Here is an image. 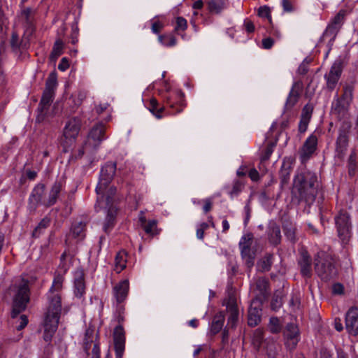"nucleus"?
<instances>
[{"instance_id":"f257e3e1","label":"nucleus","mask_w":358,"mask_h":358,"mask_svg":"<svg viewBox=\"0 0 358 358\" xmlns=\"http://www.w3.org/2000/svg\"><path fill=\"white\" fill-rule=\"evenodd\" d=\"M66 252H64L61 256V263L59 266V269L55 273L52 285L48 293L50 304L45 317L43 334V339L48 343L51 341L58 327L62 308L59 292L62 289L64 280V275L70 268L69 264L66 261Z\"/></svg>"},{"instance_id":"f03ea898","label":"nucleus","mask_w":358,"mask_h":358,"mask_svg":"<svg viewBox=\"0 0 358 358\" xmlns=\"http://www.w3.org/2000/svg\"><path fill=\"white\" fill-rule=\"evenodd\" d=\"M293 192L297 193L301 200L307 203L315 201L317 192V178L314 173L304 171L296 176Z\"/></svg>"},{"instance_id":"7ed1b4c3","label":"nucleus","mask_w":358,"mask_h":358,"mask_svg":"<svg viewBox=\"0 0 358 358\" xmlns=\"http://www.w3.org/2000/svg\"><path fill=\"white\" fill-rule=\"evenodd\" d=\"M8 293L12 297L11 317L15 318L26 309L29 302V281L24 278L19 279L10 287Z\"/></svg>"},{"instance_id":"20e7f679","label":"nucleus","mask_w":358,"mask_h":358,"mask_svg":"<svg viewBox=\"0 0 358 358\" xmlns=\"http://www.w3.org/2000/svg\"><path fill=\"white\" fill-rule=\"evenodd\" d=\"M116 171V164L107 162L101 169L100 177L96 188L98 194V201L101 198L106 197L108 194L113 197L116 192V188L113 186L108 187Z\"/></svg>"},{"instance_id":"39448f33","label":"nucleus","mask_w":358,"mask_h":358,"mask_svg":"<svg viewBox=\"0 0 358 358\" xmlns=\"http://www.w3.org/2000/svg\"><path fill=\"white\" fill-rule=\"evenodd\" d=\"M315 270L324 280H328L337 274L332 258L324 252L317 253L315 259Z\"/></svg>"},{"instance_id":"423d86ee","label":"nucleus","mask_w":358,"mask_h":358,"mask_svg":"<svg viewBox=\"0 0 358 358\" xmlns=\"http://www.w3.org/2000/svg\"><path fill=\"white\" fill-rule=\"evenodd\" d=\"M105 125L102 123L95 124L90 130L87 140L83 148L79 150L78 157H81L85 152H92L96 149L105 138Z\"/></svg>"},{"instance_id":"0eeeda50","label":"nucleus","mask_w":358,"mask_h":358,"mask_svg":"<svg viewBox=\"0 0 358 358\" xmlns=\"http://www.w3.org/2000/svg\"><path fill=\"white\" fill-rule=\"evenodd\" d=\"M57 85V75L55 73H51L46 80L45 88L38 106V110L41 114L45 113L51 105Z\"/></svg>"},{"instance_id":"6e6552de","label":"nucleus","mask_w":358,"mask_h":358,"mask_svg":"<svg viewBox=\"0 0 358 358\" xmlns=\"http://www.w3.org/2000/svg\"><path fill=\"white\" fill-rule=\"evenodd\" d=\"M338 236L343 243H347L351 236V224L349 215L346 212H340L335 217Z\"/></svg>"},{"instance_id":"1a4fd4ad","label":"nucleus","mask_w":358,"mask_h":358,"mask_svg":"<svg viewBox=\"0 0 358 358\" xmlns=\"http://www.w3.org/2000/svg\"><path fill=\"white\" fill-rule=\"evenodd\" d=\"M113 197H110L109 194L103 199L101 197L99 201L97 200L101 207L107 208V215L103 226V229L106 233L109 232L115 224L117 209L113 206Z\"/></svg>"},{"instance_id":"9d476101","label":"nucleus","mask_w":358,"mask_h":358,"mask_svg":"<svg viewBox=\"0 0 358 358\" xmlns=\"http://www.w3.org/2000/svg\"><path fill=\"white\" fill-rule=\"evenodd\" d=\"M252 240V234H247L242 236L239 242L242 258L248 268H251L254 265L255 253L251 249Z\"/></svg>"},{"instance_id":"9b49d317","label":"nucleus","mask_w":358,"mask_h":358,"mask_svg":"<svg viewBox=\"0 0 358 358\" xmlns=\"http://www.w3.org/2000/svg\"><path fill=\"white\" fill-rule=\"evenodd\" d=\"M250 290L255 296L253 300L263 302L269 294L268 280L265 278L255 279L251 285Z\"/></svg>"},{"instance_id":"f8f14e48","label":"nucleus","mask_w":358,"mask_h":358,"mask_svg":"<svg viewBox=\"0 0 358 358\" xmlns=\"http://www.w3.org/2000/svg\"><path fill=\"white\" fill-rule=\"evenodd\" d=\"M343 127H345V128L339 129L338 136L336 140L335 155V157L341 160L343 159L345 155L348 145V132L351 126L349 123L346 122Z\"/></svg>"},{"instance_id":"ddd939ff","label":"nucleus","mask_w":358,"mask_h":358,"mask_svg":"<svg viewBox=\"0 0 358 358\" xmlns=\"http://www.w3.org/2000/svg\"><path fill=\"white\" fill-rule=\"evenodd\" d=\"M97 338L98 336L94 335L93 329H88L86 330L83 341L84 350L88 354L90 348L93 345L91 358H100V348L99 343L96 342Z\"/></svg>"},{"instance_id":"4468645a","label":"nucleus","mask_w":358,"mask_h":358,"mask_svg":"<svg viewBox=\"0 0 358 358\" xmlns=\"http://www.w3.org/2000/svg\"><path fill=\"white\" fill-rule=\"evenodd\" d=\"M345 329L352 336L358 335V308L351 307L345 314Z\"/></svg>"},{"instance_id":"2eb2a0df","label":"nucleus","mask_w":358,"mask_h":358,"mask_svg":"<svg viewBox=\"0 0 358 358\" xmlns=\"http://www.w3.org/2000/svg\"><path fill=\"white\" fill-rule=\"evenodd\" d=\"M284 335L287 347L290 350L295 348L300 340L298 327L293 323L288 324L284 331Z\"/></svg>"},{"instance_id":"dca6fc26","label":"nucleus","mask_w":358,"mask_h":358,"mask_svg":"<svg viewBox=\"0 0 358 358\" xmlns=\"http://www.w3.org/2000/svg\"><path fill=\"white\" fill-rule=\"evenodd\" d=\"M317 145V136L313 134L304 142L300 151V158L302 162H306L314 153Z\"/></svg>"},{"instance_id":"f3484780","label":"nucleus","mask_w":358,"mask_h":358,"mask_svg":"<svg viewBox=\"0 0 358 358\" xmlns=\"http://www.w3.org/2000/svg\"><path fill=\"white\" fill-rule=\"evenodd\" d=\"M303 87V85L301 81H296L293 83L285 104L286 110H291L298 102Z\"/></svg>"},{"instance_id":"a211bd4d","label":"nucleus","mask_w":358,"mask_h":358,"mask_svg":"<svg viewBox=\"0 0 358 358\" xmlns=\"http://www.w3.org/2000/svg\"><path fill=\"white\" fill-rule=\"evenodd\" d=\"M345 12L344 10H340L335 17L332 19L331 22L327 27L326 31L324 34V37L330 36L331 38H334L337 32L341 27L345 17Z\"/></svg>"},{"instance_id":"6ab92c4d","label":"nucleus","mask_w":358,"mask_h":358,"mask_svg":"<svg viewBox=\"0 0 358 358\" xmlns=\"http://www.w3.org/2000/svg\"><path fill=\"white\" fill-rule=\"evenodd\" d=\"M45 194V186L43 184L36 185L32 189L29 198V208L34 210L39 204H43V197Z\"/></svg>"},{"instance_id":"aec40b11","label":"nucleus","mask_w":358,"mask_h":358,"mask_svg":"<svg viewBox=\"0 0 358 358\" xmlns=\"http://www.w3.org/2000/svg\"><path fill=\"white\" fill-rule=\"evenodd\" d=\"M35 10L31 8H26L21 12L20 20L24 27L25 33L28 35L32 34L34 30Z\"/></svg>"},{"instance_id":"412c9836","label":"nucleus","mask_w":358,"mask_h":358,"mask_svg":"<svg viewBox=\"0 0 358 358\" xmlns=\"http://www.w3.org/2000/svg\"><path fill=\"white\" fill-rule=\"evenodd\" d=\"M80 128V120L79 118L74 117L69 120L64 129V136L66 139L72 141L78 135Z\"/></svg>"},{"instance_id":"4be33fe9","label":"nucleus","mask_w":358,"mask_h":358,"mask_svg":"<svg viewBox=\"0 0 358 358\" xmlns=\"http://www.w3.org/2000/svg\"><path fill=\"white\" fill-rule=\"evenodd\" d=\"M342 72L341 66L339 63H334L329 72L325 75L327 80V87L329 90H333L338 83Z\"/></svg>"},{"instance_id":"5701e85b","label":"nucleus","mask_w":358,"mask_h":358,"mask_svg":"<svg viewBox=\"0 0 358 358\" xmlns=\"http://www.w3.org/2000/svg\"><path fill=\"white\" fill-rule=\"evenodd\" d=\"M262 302L252 300L248 310V324L255 327L258 324L261 320V308Z\"/></svg>"},{"instance_id":"b1692460","label":"nucleus","mask_w":358,"mask_h":358,"mask_svg":"<svg viewBox=\"0 0 358 358\" xmlns=\"http://www.w3.org/2000/svg\"><path fill=\"white\" fill-rule=\"evenodd\" d=\"M227 309L229 313L226 328H234L238 321V310L234 298L230 297L227 303Z\"/></svg>"},{"instance_id":"393cba45","label":"nucleus","mask_w":358,"mask_h":358,"mask_svg":"<svg viewBox=\"0 0 358 358\" xmlns=\"http://www.w3.org/2000/svg\"><path fill=\"white\" fill-rule=\"evenodd\" d=\"M299 264L301 274L307 278L310 277L312 273L311 258L307 251L302 250L299 259Z\"/></svg>"},{"instance_id":"a878e982","label":"nucleus","mask_w":358,"mask_h":358,"mask_svg":"<svg viewBox=\"0 0 358 358\" xmlns=\"http://www.w3.org/2000/svg\"><path fill=\"white\" fill-rule=\"evenodd\" d=\"M129 283L124 280L116 285L113 288V294L118 303L122 302L127 297L129 292Z\"/></svg>"},{"instance_id":"bb28decb","label":"nucleus","mask_w":358,"mask_h":358,"mask_svg":"<svg viewBox=\"0 0 358 358\" xmlns=\"http://www.w3.org/2000/svg\"><path fill=\"white\" fill-rule=\"evenodd\" d=\"M62 189V185L60 182H55L50 191L48 198L43 200V205L49 207L53 206L57 200L59 193Z\"/></svg>"},{"instance_id":"cd10ccee","label":"nucleus","mask_w":358,"mask_h":358,"mask_svg":"<svg viewBox=\"0 0 358 358\" xmlns=\"http://www.w3.org/2000/svg\"><path fill=\"white\" fill-rule=\"evenodd\" d=\"M74 288L75 295L78 298L82 297L85 292L84 274L82 271H78L75 273Z\"/></svg>"},{"instance_id":"c85d7f7f","label":"nucleus","mask_w":358,"mask_h":358,"mask_svg":"<svg viewBox=\"0 0 358 358\" xmlns=\"http://www.w3.org/2000/svg\"><path fill=\"white\" fill-rule=\"evenodd\" d=\"M85 224L82 222L74 223L71 227L70 233L67 236L66 242L68 241V239L71 236H72L74 238H78L79 240L83 239V238L85 236Z\"/></svg>"},{"instance_id":"c756f323","label":"nucleus","mask_w":358,"mask_h":358,"mask_svg":"<svg viewBox=\"0 0 358 358\" xmlns=\"http://www.w3.org/2000/svg\"><path fill=\"white\" fill-rule=\"evenodd\" d=\"M346 103L341 99H334L331 109L334 113L338 115L339 118L345 117L347 115L348 106Z\"/></svg>"},{"instance_id":"7c9ffc66","label":"nucleus","mask_w":358,"mask_h":358,"mask_svg":"<svg viewBox=\"0 0 358 358\" xmlns=\"http://www.w3.org/2000/svg\"><path fill=\"white\" fill-rule=\"evenodd\" d=\"M268 237L270 242L272 244L278 245L280 243L281 240L280 229V227L275 223H272L270 224L268 229Z\"/></svg>"},{"instance_id":"2f4dec72","label":"nucleus","mask_w":358,"mask_h":358,"mask_svg":"<svg viewBox=\"0 0 358 358\" xmlns=\"http://www.w3.org/2000/svg\"><path fill=\"white\" fill-rule=\"evenodd\" d=\"M224 322V315L222 313H219L215 315L211 327L210 331L213 334H217L222 328Z\"/></svg>"},{"instance_id":"473e14b6","label":"nucleus","mask_w":358,"mask_h":358,"mask_svg":"<svg viewBox=\"0 0 358 358\" xmlns=\"http://www.w3.org/2000/svg\"><path fill=\"white\" fill-rule=\"evenodd\" d=\"M149 110L157 118H162V113L164 110L163 106H159L157 100L155 98L150 99L148 106Z\"/></svg>"},{"instance_id":"72a5a7b5","label":"nucleus","mask_w":358,"mask_h":358,"mask_svg":"<svg viewBox=\"0 0 358 358\" xmlns=\"http://www.w3.org/2000/svg\"><path fill=\"white\" fill-rule=\"evenodd\" d=\"M127 253L125 251H120L116 255L115 259V271L120 273L125 267L127 263Z\"/></svg>"},{"instance_id":"f704fd0d","label":"nucleus","mask_w":358,"mask_h":358,"mask_svg":"<svg viewBox=\"0 0 358 358\" xmlns=\"http://www.w3.org/2000/svg\"><path fill=\"white\" fill-rule=\"evenodd\" d=\"M358 153L355 150H352L350 152V157L348 161V174L350 177L355 175L357 172V158Z\"/></svg>"},{"instance_id":"c9c22d12","label":"nucleus","mask_w":358,"mask_h":358,"mask_svg":"<svg viewBox=\"0 0 358 358\" xmlns=\"http://www.w3.org/2000/svg\"><path fill=\"white\" fill-rule=\"evenodd\" d=\"M273 255L268 254L257 262V269L262 272L267 271L272 264Z\"/></svg>"},{"instance_id":"e433bc0d","label":"nucleus","mask_w":358,"mask_h":358,"mask_svg":"<svg viewBox=\"0 0 358 358\" xmlns=\"http://www.w3.org/2000/svg\"><path fill=\"white\" fill-rule=\"evenodd\" d=\"M208 7L211 13H218L224 8V0H209Z\"/></svg>"},{"instance_id":"4c0bfd02","label":"nucleus","mask_w":358,"mask_h":358,"mask_svg":"<svg viewBox=\"0 0 358 358\" xmlns=\"http://www.w3.org/2000/svg\"><path fill=\"white\" fill-rule=\"evenodd\" d=\"M283 231L285 236L290 241H295L296 240V228L292 223H287L283 225Z\"/></svg>"},{"instance_id":"58836bf2","label":"nucleus","mask_w":358,"mask_h":358,"mask_svg":"<svg viewBox=\"0 0 358 358\" xmlns=\"http://www.w3.org/2000/svg\"><path fill=\"white\" fill-rule=\"evenodd\" d=\"M50 219L47 217H44L33 231V236L35 238L38 237L43 230L50 225Z\"/></svg>"},{"instance_id":"ea45409f","label":"nucleus","mask_w":358,"mask_h":358,"mask_svg":"<svg viewBox=\"0 0 358 358\" xmlns=\"http://www.w3.org/2000/svg\"><path fill=\"white\" fill-rule=\"evenodd\" d=\"M64 44L61 40H57L54 44L52 52L50 54V59L52 61H55L59 56L62 54Z\"/></svg>"},{"instance_id":"a19ab883","label":"nucleus","mask_w":358,"mask_h":358,"mask_svg":"<svg viewBox=\"0 0 358 358\" xmlns=\"http://www.w3.org/2000/svg\"><path fill=\"white\" fill-rule=\"evenodd\" d=\"M282 305V295L279 291L276 292L272 298L271 307L272 310L277 311Z\"/></svg>"},{"instance_id":"79ce46f5","label":"nucleus","mask_w":358,"mask_h":358,"mask_svg":"<svg viewBox=\"0 0 358 358\" xmlns=\"http://www.w3.org/2000/svg\"><path fill=\"white\" fill-rule=\"evenodd\" d=\"M142 227L147 234H150L152 236L158 234L157 228V221L155 220H149L148 222H145L142 226Z\"/></svg>"},{"instance_id":"37998d69","label":"nucleus","mask_w":358,"mask_h":358,"mask_svg":"<svg viewBox=\"0 0 358 358\" xmlns=\"http://www.w3.org/2000/svg\"><path fill=\"white\" fill-rule=\"evenodd\" d=\"M268 329L273 334L279 333L281 331L282 325L278 317H272L270 318Z\"/></svg>"},{"instance_id":"c03bdc74","label":"nucleus","mask_w":358,"mask_h":358,"mask_svg":"<svg viewBox=\"0 0 358 358\" xmlns=\"http://www.w3.org/2000/svg\"><path fill=\"white\" fill-rule=\"evenodd\" d=\"M13 319L15 320L14 322L16 324L15 328L18 331L24 329L28 324V318L25 315H21L19 317L17 316Z\"/></svg>"},{"instance_id":"a18cd8bd","label":"nucleus","mask_w":358,"mask_h":358,"mask_svg":"<svg viewBox=\"0 0 358 358\" xmlns=\"http://www.w3.org/2000/svg\"><path fill=\"white\" fill-rule=\"evenodd\" d=\"M114 342L125 341L124 329L121 325L117 326L113 332Z\"/></svg>"},{"instance_id":"49530a36","label":"nucleus","mask_w":358,"mask_h":358,"mask_svg":"<svg viewBox=\"0 0 358 358\" xmlns=\"http://www.w3.org/2000/svg\"><path fill=\"white\" fill-rule=\"evenodd\" d=\"M258 15L261 17H265L271 22V8L267 6H263L259 7L258 10Z\"/></svg>"},{"instance_id":"de8ad7c7","label":"nucleus","mask_w":358,"mask_h":358,"mask_svg":"<svg viewBox=\"0 0 358 358\" xmlns=\"http://www.w3.org/2000/svg\"><path fill=\"white\" fill-rule=\"evenodd\" d=\"M275 145H276V142H271L267 145V146L264 152V154L262 157V160L266 161L269 159L270 156L271 155V154L273 152V149H274Z\"/></svg>"},{"instance_id":"09e8293b","label":"nucleus","mask_w":358,"mask_h":358,"mask_svg":"<svg viewBox=\"0 0 358 358\" xmlns=\"http://www.w3.org/2000/svg\"><path fill=\"white\" fill-rule=\"evenodd\" d=\"M115 355L117 358H122L125 347V341L114 342Z\"/></svg>"},{"instance_id":"8fccbe9b","label":"nucleus","mask_w":358,"mask_h":358,"mask_svg":"<svg viewBox=\"0 0 358 358\" xmlns=\"http://www.w3.org/2000/svg\"><path fill=\"white\" fill-rule=\"evenodd\" d=\"M352 99V89L350 86L344 88V93L341 99L344 101L347 105H349Z\"/></svg>"},{"instance_id":"3c124183","label":"nucleus","mask_w":358,"mask_h":358,"mask_svg":"<svg viewBox=\"0 0 358 358\" xmlns=\"http://www.w3.org/2000/svg\"><path fill=\"white\" fill-rule=\"evenodd\" d=\"M241 189L242 184L238 181L234 182L231 190L229 192L230 197L233 199L234 197L236 196L241 192Z\"/></svg>"},{"instance_id":"603ef678","label":"nucleus","mask_w":358,"mask_h":358,"mask_svg":"<svg viewBox=\"0 0 358 358\" xmlns=\"http://www.w3.org/2000/svg\"><path fill=\"white\" fill-rule=\"evenodd\" d=\"M313 110V107L310 104H306L302 110L301 117L310 120L312 116Z\"/></svg>"},{"instance_id":"864d4df0","label":"nucleus","mask_w":358,"mask_h":358,"mask_svg":"<svg viewBox=\"0 0 358 358\" xmlns=\"http://www.w3.org/2000/svg\"><path fill=\"white\" fill-rule=\"evenodd\" d=\"M177 96L178 97L179 100L177 102V104L178 105V108H176V113H180L184 107L185 106V104L184 103V99H183V97H184V94L179 91L177 92Z\"/></svg>"},{"instance_id":"5fc2aeb1","label":"nucleus","mask_w":358,"mask_h":358,"mask_svg":"<svg viewBox=\"0 0 358 358\" xmlns=\"http://www.w3.org/2000/svg\"><path fill=\"white\" fill-rule=\"evenodd\" d=\"M187 26V20L185 18H183L182 17H178L176 19V30H179V29L185 30V29H186Z\"/></svg>"},{"instance_id":"6e6d98bb","label":"nucleus","mask_w":358,"mask_h":358,"mask_svg":"<svg viewBox=\"0 0 358 358\" xmlns=\"http://www.w3.org/2000/svg\"><path fill=\"white\" fill-rule=\"evenodd\" d=\"M332 293L336 295H343L344 294V287L341 283H335L332 286Z\"/></svg>"},{"instance_id":"4d7b16f0","label":"nucleus","mask_w":358,"mask_h":358,"mask_svg":"<svg viewBox=\"0 0 358 358\" xmlns=\"http://www.w3.org/2000/svg\"><path fill=\"white\" fill-rule=\"evenodd\" d=\"M87 96V92L85 90H79L77 94V100L75 101L76 106L81 104L83 100L86 99Z\"/></svg>"},{"instance_id":"13d9d810","label":"nucleus","mask_w":358,"mask_h":358,"mask_svg":"<svg viewBox=\"0 0 358 358\" xmlns=\"http://www.w3.org/2000/svg\"><path fill=\"white\" fill-rule=\"evenodd\" d=\"M290 173L289 170L284 169L281 171L280 173V181L282 185H285L288 182L289 180Z\"/></svg>"},{"instance_id":"bf43d9fd","label":"nucleus","mask_w":358,"mask_h":358,"mask_svg":"<svg viewBox=\"0 0 358 358\" xmlns=\"http://www.w3.org/2000/svg\"><path fill=\"white\" fill-rule=\"evenodd\" d=\"M10 45H11L12 48L14 49H17V48H20V46L19 36L15 33H13L12 34V38L10 40Z\"/></svg>"},{"instance_id":"052dcab7","label":"nucleus","mask_w":358,"mask_h":358,"mask_svg":"<svg viewBox=\"0 0 358 358\" xmlns=\"http://www.w3.org/2000/svg\"><path fill=\"white\" fill-rule=\"evenodd\" d=\"M308 71V62L304 60L299 66L297 72L301 75H305Z\"/></svg>"},{"instance_id":"680f3d73","label":"nucleus","mask_w":358,"mask_h":358,"mask_svg":"<svg viewBox=\"0 0 358 358\" xmlns=\"http://www.w3.org/2000/svg\"><path fill=\"white\" fill-rule=\"evenodd\" d=\"M69 67V60L66 57H63L58 65V69L61 71H65Z\"/></svg>"},{"instance_id":"e2e57ef3","label":"nucleus","mask_w":358,"mask_h":358,"mask_svg":"<svg viewBox=\"0 0 358 358\" xmlns=\"http://www.w3.org/2000/svg\"><path fill=\"white\" fill-rule=\"evenodd\" d=\"M163 28V24L159 21L152 22L151 29L155 34H158Z\"/></svg>"},{"instance_id":"0e129e2a","label":"nucleus","mask_w":358,"mask_h":358,"mask_svg":"<svg viewBox=\"0 0 358 358\" xmlns=\"http://www.w3.org/2000/svg\"><path fill=\"white\" fill-rule=\"evenodd\" d=\"M309 122L310 120L301 117V120L299 124V130L300 132H305L306 131Z\"/></svg>"},{"instance_id":"69168bd1","label":"nucleus","mask_w":358,"mask_h":358,"mask_svg":"<svg viewBox=\"0 0 358 358\" xmlns=\"http://www.w3.org/2000/svg\"><path fill=\"white\" fill-rule=\"evenodd\" d=\"M274 43L273 39L271 38H266L262 40V46L265 49H270Z\"/></svg>"},{"instance_id":"338daca9","label":"nucleus","mask_w":358,"mask_h":358,"mask_svg":"<svg viewBox=\"0 0 358 358\" xmlns=\"http://www.w3.org/2000/svg\"><path fill=\"white\" fill-rule=\"evenodd\" d=\"M282 5L283 10L286 12H291L293 10V7L289 0H282Z\"/></svg>"},{"instance_id":"774afa93","label":"nucleus","mask_w":358,"mask_h":358,"mask_svg":"<svg viewBox=\"0 0 358 358\" xmlns=\"http://www.w3.org/2000/svg\"><path fill=\"white\" fill-rule=\"evenodd\" d=\"M176 45V38L174 36H166L164 45L166 46H174Z\"/></svg>"}]
</instances>
